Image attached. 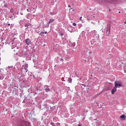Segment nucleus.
<instances>
[{
  "instance_id": "obj_23",
  "label": "nucleus",
  "mask_w": 126,
  "mask_h": 126,
  "mask_svg": "<svg viewBox=\"0 0 126 126\" xmlns=\"http://www.w3.org/2000/svg\"><path fill=\"white\" fill-rule=\"evenodd\" d=\"M27 11H29V12L30 11V9H27Z\"/></svg>"
},
{
  "instance_id": "obj_32",
  "label": "nucleus",
  "mask_w": 126,
  "mask_h": 126,
  "mask_svg": "<svg viewBox=\"0 0 126 126\" xmlns=\"http://www.w3.org/2000/svg\"><path fill=\"white\" fill-rule=\"evenodd\" d=\"M125 24H126V22H125Z\"/></svg>"
},
{
  "instance_id": "obj_17",
  "label": "nucleus",
  "mask_w": 126,
  "mask_h": 126,
  "mask_svg": "<svg viewBox=\"0 0 126 126\" xmlns=\"http://www.w3.org/2000/svg\"><path fill=\"white\" fill-rule=\"evenodd\" d=\"M25 70H26V72H27L28 71V68H24Z\"/></svg>"
},
{
  "instance_id": "obj_30",
  "label": "nucleus",
  "mask_w": 126,
  "mask_h": 126,
  "mask_svg": "<svg viewBox=\"0 0 126 126\" xmlns=\"http://www.w3.org/2000/svg\"><path fill=\"white\" fill-rule=\"evenodd\" d=\"M25 61H23V63H25Z\"/></svg>"
},
{
  "instance_id": "obj_31",
  "label": "nucleus",
  "mask_w": 126,
  "mask_h": 126,
  "mask_svg": "<svg viewBox=\"0 0 126 126\" xmlns=\"http://www.w3.org/2000/svg\"><path fill=\"white\" fill-rule=\"evenodd\" d=\"M68 6H69V7H70V5H69Z\"/></svg>"
},
{
  "instance_id": "obj_16",
  "label": "nucleus",
  "mask_w": 126,
  "mask_h": 126,
  "mask_svg": "<svg viewBox=\"0 0 126 126\" xmlns=\"http://www.w3.org/2000/svg\"><path fill=\"white\" fill-rule=\"evenodd\" d=\"M13 67V66H8V67H7V68H8V69H9L10 68H12Z\"/></svg>"
},
{
  "instance_id": "obj_14",
  "label": "nucleus",
  "mask_w": 126,
  "mask_h": 126,
  "mask_svg": "<svg viewBox=\"0 0 126 126\" xmlns=\"http://www.w3.org/2000/svg\"><path fill=\"white\" fill-rule=\"evenodd\" d=\"M3 78H4V76H0V79L1 80H2V79H3Z\"/></svg>"
},
{
  "instance_id": "obj_3",
  "label": "nucleus",
  "mask_w": 126,
  "mask_h": 126,
  "mask_svg": "<svg viewBox=\"0 0 126 126\" xmlns=\"http://www.w3.org/2000/svg\"><path fill=\"white\" fill-rule=\"evenodd\" d=\"M114 0H98L99 3H104L105 2H112L114 1Z\"/></svg>"
},
{
  "instance_id": "obj_29",
  "label": "nucleus",
  "mask_w": 126,
  "mask_h": 126,
  "mask_svg": "<svg viewBox=\"0 0 126 126\" xmlns=\"http://www.w3.org/2000/svg\"><path fill=\"white\" fill-rule=\"evenodd\" d=\"M8 25H9H9H10V24H8Z\"/></svg>"
},
{
  "instance_id": "obj_2",
  "label": "nucleus",
  "mask_w": 126,
  "mask_h": 126,
  "mask_svg": "<svg viewBox=\"0 0 126 126\" xmlns=\"http://www.w3.org/2000/svg\"><path fill=\"white\" fill-rule=\"evenodd\" d=\"M18 124L19 126H31L29 123L26 122L22 120H18Z\"/></svg>"
},
{
  "instance_id": "obj_4",
  "label": "nucleus",
  "mask_w": 126,
  "mask_h": 126,
  "mask_svg": "<svg viewBox=\"0 0 126 126\" xmlns=\"http://www.w3.org/2000/svg\"><path fill=\"white\" fill-rule=\"evenodd\" d=\"M44 90L45 92H50L51 91V88H50V86L46 85L44 87Z\"/></svg>"
},
{
  "instance_id": "obj_12",
  "label": "nucleus",
  "mask_w": 126,
  "mask_h": 126,
  "mask_svg": "<svg viewBox=\"0 0 126 126\" xmlns=\"http://www.w3.org/2000/svg\"><path fill=\"white\" fill-rule=\"evenodd\" d=\"M39 35L40 36H43L44 35V34H45V32H39Z\"/></svg>"
},
{
  "instance_id": "obj_6",
  "label": "nucleus",
  "mask_w": 126,
  "mask_h": 126,
  "mask_svg": "<svg viewBox=\"0 0 126 126\" xmlns=\"http://www.w3.org/2000/svg\"><path fill=\"white\" fill-rule=\"evenodd\" d=\"M26 44L28 45V46H29L30 44H31V40H30V38H27L25 40Z\"/></svg>"
},
{
  "instance_id": "obj_28",
  "label": "nucleus",
  "mask_w": 126,
  "mask_h": 126,
  "mask_svg": "<svg viewBox=\"0 0 126 126\" xmlns=\"http://www.w3.org/2000/svg\"><path fill=\"white\" fill-rule=\"evenodd\" d=\"M124 71H125V72L126 73V70H124Z\"/></svg>"
},
{
  "instance_id": "obj_26",
  "label": "nucleus",
  "mask_w": 126,
  "mask_h": 126,
  "mask_svg": "<svg viewBox=\"0 0 126 126\" xmlns=\"http://www.w3.org/2000/svg\"><path fill=\"white\" fill-rule=\"evenodd\" d=\"M47 32H44V34H47Z\"/></svg>"
},
{
  "instance_id": "obj_27",
  "label": "nucleus",
  "mask_w": 126,
  "mask_h": 126,
  "mask_svg": "<svg viewBox=\"0 0 126 126\" xmlns=\"http://www.w3.org/2000/svg\"><path fill=\"white\" fill-rule=\"evenodd\" d=\"M60 61H63V59H60Z\"/></svg>"
},
{
  "instance_id": "obj_7",
  "label": "nucleus",
  "mask_w": 126,
  "mask_h": 126,
  "mask_svg": "<svg viewBox=\"0 0 126 126\" xmlns=\"http://www.w3.org/2000/svg\"><path fill=\"white\" fill-rule=\"evenodd\" d=\"M120 119H121L123 121H125L126 119V116L125 114L122 115L120 116Z\"/></svg>"
},
{
  "instance_id": "obj_13",
  "label": "nucleus",
  "mask_w": 126,
  "mask_h": 126,
  "mask_svg": "<svg viewBox=\"0 0 126 126\" xmlns=\"http://www.w3.org/2000/svg\"><path fill=\"white\" fill-rule=\"evenodd\" d=\"M24 66V68H28V64H25L24 65H23V67Z\"/></svg>"
},
{
  "instance_id": "obj_18",
  "label": "nucleus",
  "mask_w": 126,
  "mask_h": 126,
  "mask_svg": "<svg viewBox=\"0 0 126 126\" xmlns=\"http://www.w3.org/2000/svg\"><path fill=\"white\" fill-rule=\"evenodd\" d=\"M51 126H56L55 125V123H54V122H52V123H51Z\"/></svg>"
},
{
  "instance_id": "obj_15",
  "label": "nucleus",
  "mask_w": 126,
  "mask_h": 126,
  "mask_svg": "<svg viewBox=\"0 0 126 126\" xmlns=\"http://www.w3.org/2000/svg\"><path fill=\"white\" fill-rule=\"evenodd\" d=\"M10 12H11V13H13V12H14V10H13V9H11L10 10Z\"/></svg>"
},
{
  "instance_id": "obj_5",
  "label": "nucleus",
  "mask_w": 126,
  "mask_h": 126,
  "mask_svg": "<svg viewBox=\"0 0 126 126\" xmlns=\"http://www.w3.org/2000/svg\"><path fill=\"white\" fill-rule=\"evenodd\" d=\"M111 32V26H108L107 30H106V35L107 36H109V34H110Z\"/></svg>"
},
{
  "instance_id": "obj_8",
  "label": "nucleus",
  "mask_w": 126,
  "mask_h": 126,
  "mask_svg": "<svg viewBox=\"0 0 126 126\" xmlns=\"http://www.w3.org/2000/svg\"><path fill=\"white\" fill-rule=\"evenodd\" d=\"M55 21V19L51 18L49 20V21L48 22V24H51V23H53V22H54Z\"/></svg>"
},
{
  "instance_id": "obj_21",
  "label": "nucleus",
  "mask_w": 126,
  "mask_h": 126,
  "mask_svg": "<svg viewBox=\"0 0 126 126\" xmlns=\"http://www.w3.org/2000/svg\"><path fill=\"white\" fill-rule=\"evenodd\" d=\"M57 126H61V123H57Z\"/></svg>"
},
{
  "instance_id": "obj_22",
  "label": "nucleus",
  "mask_w": 126,
  "mask_h": 126,
  "mask_svg": "<svg viewBox=\"0 0 126 126\" xmlns=\"http://www.w3.org/2000/svg\"><path fill=\"white\" fill-rule=\"evenodd\" d=\"M80 20H81V21L82 20V17H80Z\"/></svg>"
},
{
  "instance_id": "obj_25",
  "label": "nucleus",
  "mask_w": 126,
  "mask_h": 126,
  "mask_svg": "<svg viewBox=\"0 0 126 126\" xmlns=\"http://www.w3.org/2000/svg\"><path fill=\"white\" fill-rule=\"evenodd\" d=\"M78 126H82V125L79 124Z\"/></svg>"
},
{
  "instance_id": "obj_24",
  "label": "nucleus",
  "mask_w": 126,
  "mask_h": 126,
  "mask_svg": "<svg viewBox=\"0 0 126 126\" xmlns=\"http://www.w3.org/2000/svg\"><path fill=\"white\" fill-rule=\"evenodd\" d=\"M5 7H7V5L4 4V6Z\"/></svg>"
},
{
  "instance_id": "obj_11",
  "label": "nucleus",
  "mask_w": 126,
  "mask_h": 126,
  "mask_svg": "<svg viewBox=\"0 0 126 126\" xmlns=\"http://www.w3.org/2000/svg\"><path fill=\"white\" fill-rule=\"evenodd\" d=\"M59 35L61 36V37H62V36H63V32L62 31H60L59 32Z\"/></svg>"
},
{
  "instance_id": "obj_20",
  "label": "nucleus",
  "mask_w": 126,
  "mask_h": 126,
  "mask_svg": "<svg viewBox=\"0 0 126 126\" xmlns=\"http://www.w3.org/2000/svg\"><path fill=\"white\" fill-rule=\"evenodd\" d=\"M73 26H76V23H73Z\"/></svg>"
},
{
  "instance_id": "obj_19",
  "label": "nucleus",
  "mask_w": 126,
  "mask_h": 126,
  "mask_svg": "<svg viewBox=\"0 0 126 126\" xmlns=\"http://www.w3.org/2000/svg\"><path fill=\"white\" fill-rule=\"evenodd\" d=\"M10 19H11V20H13V16H11Z\"/></svg>"
},
{
  "instance_id": "obj_10",
  "label": "nucleus",
  "mask_w": 126,
  "mask_h": 126,
  "mask_svg": "<svg viewBox=\"0 0 126 126\" xmlns=\"http://www.w3.org/2000/svg\"><path fill=\"white\" fill-rule=\"evenodd\" d=\"M67 81L68 83H71L72 82V79H71V78H68Z\"/></svg>"
},
{
  "instance_id": "obj_1",
  "label": "nucleus",
  "mask_w": 126,
  "mask_h": 126,
  "mask_svg": "<svg viewBox=\"0 0 126 126\" xmlns=\"http://www.w3.org/2000/svg\"><path fill=\"white\" fill-rule=\"evenodd\" d=\"M123 86V83L121 81H116L115 82V87L112 90V94L116 93L117 92V88H120Z\"/></svg>"
},
{
  "instance_id": "obj_9",
  "label": "nucleus",
  "mask_w": 126,
  "mask_h": 126,
  "mask_svg": "<svg viewBox=\"0 0 126 126\" xmlns=\"http://www.w3.org/2000/svg\"><path fill=\"white\" fill-rule=\"evenodd\" d=\"M29 26H31V24L30 23H27L26 24H25V27H29Z\"/></svg>"
}]
</instances>
